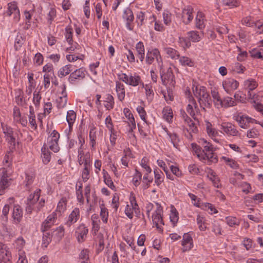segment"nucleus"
<instances>
[{
	"instance_id": "obj_1",
	"label": "nucleus",
	"mask_w": 263,
	"mask_h": 263,
	"mask_svg": "<svg viewBox=\"0 0 263 263\" xmlns=\"http://www.w3.org/2000/svg\"><path fill=\"white\" fill-rule=\"evenodd\" d=\"M199 143L201 147L196 143L191 144L194 155L200 161L208 165L217 163L218 159L217 154L214 153L213 144L204 139H200Z\"/></svg>"
},
{
	"instance_id": "obj_2",
	"label": "nucleus",
	"mask_w": 263,
	"mask_h": 263,
	"mask_svg": "<svg viewBox=\"0 0 263 263\" xmlns=\"http://www.w3.org/2000/svg\"><path fill=\"white\" fill-rule=\"evenodd\" d=\"M41 192L40 189H36L28 197L26 207L27 213L30 214L32 211L37 213L44 206L45 200L43 198H40Z\"/></svg>"
},
{
	"instance_id": "obj_3",
	"label": "nucleus",
	"mask_w": 263,
	"mask_h": 263,
	"mask_svg": "<svg viewBox=\"0 0 263 263\" xmlns=\"http://www.w3.org/2000/svg\"><path fill=\"white\" fill-rule=\"evenodd\" d=\"M119 80L127 85L135 87L140 85H143L141 77L136 72L124 73L121 71L117 73Z\"/></svg>"
},
{
	"instance_id": "obj_4",
	"label": "nucleus",
	"mask_w": 263,
	"mask_h": 263,
	"mask_svg": "<svg viewBox=\"0 0 263 263\" xmlns=\"http://www.w3.org/2000/svg\"><path fill=\"white\" fill-rule=\"evenodd\" d=\"M129 204L126 205L125 209V215L130 219L134 217V213L136 216H139L140 211L139 205L137 202L135 194L131 192L129 195Z\"/></svg>"
},
{
	"instance_id": "obj_5",
	"label": "nucleus",
	"mask_w": 263,
	"mask_h": 263,
	"mask_svg": "<svg viewBox=\"0 0 263 263\" xmlns=\"http://www.w3.org/2000/svg\"><path fill=\"white\" fill-rule=\"evenodd\" d=\"M158 68L162 84L164 86H166L168 84L173 85L175 83V81L172 68L169 67L165 68L164 64Z\"/></svg>"
},
{
	"instance_id": "obj_6",
	"label": "nucleus",
	"mask_w": 263,
	"mask_h": 263,
	"mask_svg": "<svg viewBox=\"0 0 263 263\" xmlns=\"http://www.w3.org/2000/svg\"><path fill=\"white\" fill-rule=\"evenodd\" d=\"M221 134L228 137H239L240 133L236 126L230 122H222L218 124Z\"/></svg>"
},
{
	"instance_id": "obj_7",
	"label": "nucleus",
	"mask_w": 263,
	"mask_h": 263,
	"mask_svg": "<svg viewBox=\"0 0 263 263\" xmlns=\"http://www.w3.org/2000/svg\"><path fill=\"white\" fill-rule=\"evenodd\" d=\"M156 60L158 67L162 66L163 64L162 58L158 49L155 48L148 50L145 57V62L147 65L152 64Z\"/></svg>"
},
{
	"instance_id": "obj_8",
	"label": "nucleus",
	"mask_w": 263,
	"mask_h": 263,
	"mask_svg": "<svg viewBox=\"0 0 263 263\" xmlns=\"http://www.w3.org/2000/svg\"><path fill=\"white\" fill-rule=\"evenodd\" d=\"M186 95L187 96L189 100V104L186 106V111L194 119H197V116L199 114V109L197 104L191 94L189 90L186 91Z\"/></svg>"
},
{
	"instance_id": "obj_9",
	"label": "nucleus",
	"mask_w": 263,
	"mask_h": 263,
	"mask_svg": "<svg viewBox=\"0 0 263 263\" xmlns=\"http://www.w3.org/2000/svg\"><path fill=\"white\" fill-rule=\"evenodd\" d=\"M234 119L238 123L239 126L243 129L249 128L251 123H258L256 120L242 113H238L235 115Z\"/></svg>"
},
{
	"instance_id": "obj_10",
	"label": "nucleus",
	"mask_w": 263,
	"mask_h": 263,
	"mask_svg": "<svg viewBox=\"0 0 263 263\" xmlns=\"http://www.w3.org/2000/svg\"><path fill=\"white\" fill-rule=\"evenodd\" d=\"M1 126L5 138L9 144L15 146L16 143V133H15L10 126L1 122Z\"/></svg>"
},
{
	"instance_id": "obj_11",
	"label": "nucleus",
	"mask_w": 263,
	"mask_h": 263,
	"mask_svg": "<svg viewBox=\"0 0 263 263\" xmlns=\"http://www.w3.org/2000/svg\"><path fill=\"white\" fill-rule=\"evenodd\" d=\"M157 208L152 215V220L153 224L157 228L159 231H162V226L164 222L162 219V214L163 209L162 206L157 203Z\"/></svg>"
},
{
	"instance_id": "obj_12",
	"label": "nucleus",
	"mask_w": 263,
	"mask_h": 263,
	"mask_svg": "<svg viewBox=\"0 0 263 263\" xmlns=\"http://www.w3.org/2000/svg\"><path fill=\"white\" fill-rule=\"evenodd\" d=\"M12 180L8 171L3 168L0 173V195L3 194L5 190L11 185Z\"/></svg>"
},
{
	"instance_id": "obj_13",
	"label": "nucleus",
	"mask_w": 263,
	"mask_h": 263,
	"mask_svg": "<svg viewBox=\"0 0 263 263\" xmlns=\"http://www.w3.org/2000/svg\"><path fill=\"white\" fill-rule=\"evenodd\" d=\"M198 101L201 107L205 109V107H208L211 104V98L208 93L206 88L204 86H200V95L198 98Z\"/></svg>"
},
{
	"instance_id": "obj_14",
	"label": "nucleus",
	"mask_w": 263,
	"mask_h": 263,
	"mask_svg": "<svg viewBox=\"0 0 263 263\" xmlns=\"http://www.w3.org/2000/svg\"><path fill=\"white\" fill-rule=\"evenodd\" d=\"M239 82L233 78H227L222 82V87L225 91L228 94H231L237 89Z\"/></svg>"
},
{
	"instance_id": "obj_15",
	"label": "nucleus",
	"mask_w": 263,
	"mask_h": 263,
	"mask_svg": "<svg viewBox=\"0 0 263 263\" xmlns=\"http://www.w3.org/2000/svg\"><path fill=\"white\" fill-rule=\"evenodd\" d=\"M88 229L84 223L80 224L76 229L75 236L79 243L83 242L86 239Z\"/></svg>"
},
{
	"instance_id": "obj_16",
	"label": "nucleus",
	"mask_w": 263,
	"mask_h": 263,
	"mask_svg": "<svg viewBox=\"0 0 263 263\" xmlns=\"http://www.w3.org/2000/svg\"><path fill=\"white\" fill-rule=\"evenodd\" d=\"M205 129L208 135L216 143H220V140L218 138L220 136V130H218L214 127L209 121H205Z\"/></svg>"
},
{
	"instance_id": "obj_17",
	"label": "nucleus",
	"mask_w": 263,
	"mask_h": 263,
	"mask_svg": "<svg viewBox=\"0 0 263 263\" xmlns=\"http://www.w3.org/2000/svg\"><path fill=\"white\" fill-rule=\"evenodd\" d=\"M7 6L6 12L7 15L10 16L13 14L14 21L18 22L20 20V12L17 3L15 2H10L8 4Z\"/></svg>"
},
{
	"instance_id": "obj_18",
	"label": "nucleus",
	"mask_w": 263,
	"mask_h": 263,
	"mask_svg": "<svg viewBox=\"0 0 263 263\" xmlns=\"http://www.w3.org/2000/svg\"><path fill=\"white\" fill-rule=\"evenodd\" d=\"M80 217V211L79 208H74L67 217V219L65 222V225L67 227L70 228L79 220Z\"/></svg>"
},
{
	"instance_id": "obj_19",
	"label": "nucleus",
	"mask_w": 263,
	"mask_h": 263,
	"mask_svg": "<svg viewBox=\"0 0 263 263\" xmlns=\"http://www.w3.org/2000/svg\"><path fill=\"white\" fill-rule=\"evenodd\" d=\"M193 8L191 6H186L183 8L181 13V19L185 25L189 24L194 18Z\"/></svg>"
},
{
	"instance_id": "obj_20",
	"label": "nucleus",
	"mask_w": 263,
	"mask_h": 263,
	"mask_svg": "<svg viewBox=\"0 0 263 263\" xmlns=\"http://www.w3.org/2000/svg\"><path fill=\"white\" fill-rule=\"evenodd\" d=\"M77 117L76 113L73 110H68L66 115V121L68 124V128L65 129V133L66 134L68 138L72 131L73 126L76 121Z\"/></svg>"
},
{
	"instance_id": "obj_21",
	"label": "nucleus",
	"mask_w": 263,
	"mask_h": 263,
	"mask_svg": "<svg viewBox=\"0 0 263 263\" xmlns=\"http://www.w3.org/2000/svg\"><path fill=\"white\" fill-rule=\"evenodd\" d=\"M190 233H184L183 236V239L181 241L183 252L189 251L193 248V240Z\"/></svg>"
},
{
	"instance_id": "obj_22",
	"label": "nucleus",
	"mask_w": 263,
	"mask_h": 263,
	"mask_svg": "<svg viewBox=\"0 0 263 263\" xmlns=\"http://www.w3.org/2000/svg\"><path fill=\"white\" fill-rule=\"evenodd\" d=\"M86 70L83 68H80L71 72L68 78V81L71 84H74L77 80H82L85 77Z\"/></svg>"
},
{
	"instance_id": "obj_23",
	"label": "nucleus",
	"mask_w": 263,
	"mask_h": 263,
	"mask_svg": "<svg viewBox=\"0 0 263 263\" xmlns=\"http://www.w3.org/2000/svg\"><path fill=\"white\" fill-rule=\"evenodd\" d=\"M14 99L15 101L18 105L26 107L27 105L29 98L27 99L25 97L23 91L20 88L16 89L14 90Z\"/></svg>"
},
{
	"instance_id": "obj_24",
	"label": "nucleus",
	"mask_w": 263,
	"mask_h": 263,
	"mask_svg": "<svg viewBox=\"0 0 263 263\" xmlns=\"http://www.w3.org/2000/svg\"><path fill=\"white\" fill-rule=\"evenodd\" d=\"M120 80L115 82V90L118 99L123 102L125 97V86Z\"/></svg>"
},
{
	"instance_id": "obj_25",
	"label": "nucleus",
	"mask_w": 263,
	"mask_h": 263,
	"mask_svg": "<svg viewBox=\"0 0 263 263\" xmlns=\"http://www.w3.org/2000/svg\"><path fill=\"white\" fill-rule=\"evenodd\" d=\"M67 103V97L66 86L63 85L62 87L61 96L59 97L56 100L57 107L58 109H62L66 106Z\"/></svg>"
},
{
	"instance_id": "obj_26",
	"label": "nucleus",
	"mask_w": 263,
	"mask_h": 263,
	"mask_svg": "<svg viewBox=\"0 0 263 263\" xmlns=\"http://www.w3.org/2000/svg\"><path fill=\"white\" fill-rule=\"evenodd\" d=\"M123 18L126 22V28L129 30H132L133 26L132 23L134 21V16L130 9L126 8L124 10L123 14Z\"/></svg>"
},
{
	"instance_id": "obj_27",
	"label": "nucleus",
	"mask_w": 263,
	"mask_h": 263,
	"mask_svg": "<svg viewBox=\"0 0 263 263\" xmlns=\"http://www.w3.org/2000/svg\"><path fill=\"white\" fill-rule=\"evenodd\" d=\"M89 144L91 150H95L97 140V128L94 126H91L89 133Z\"/></svg>"
},
{
	"instance_id": "obj_28",
	"label": "nucleus",
	"mask_w": 263,
	"mask_h": 263,
	"mask_svg": "<svg viewBox=\"0 0 263 263\" xmlns=\"http://www.w3.org/2000/svg\"><path fill=\"white\" fill-rule=\"evenodd\" d=\"M155 183L158 187H160L164 180V175L163 173L158 168L156 167L154 169Z\"/></svg>"
},
{
	"instance_id": "obj_29",
	"label": "nucleus",
	"mask_w": 263,
	"mask_h": 263,
	"mask_svg": "<svg viewBox=\"0 0 263 263\" xmlns=\"http://www.w3.org/2000/svg\"><path fill=\"white\" fill-rule=\"evenodd\" d=\"M136 54L140 62H142L145 58V47L143 43L140 41L136 44Z\"/></svg>"
},
{
	"instance_id": "obj_30",
	"label": "nucleus",
	"mask_w": 263,
	"mask_h": 263,
	"mask_svg": "<svg viewBox=\"0 0 263 263\" xmlns=\"http://www.w3.org/2000/svg\"><path fill=\"white\" fill-rule=\"evenodd\" d=\"M162 50L167 55V57L172 59L176 60L178 59L179 58L180 54L179 52L172 47L165 46L163 47Z\"/></svg>"
},
{
	"instance_id": "obj_31",
	"label": "nucleus",
	"mask_w": 263,
	"mask_h": 263,
	"mask_svg": "<svg viewBox=\"0 0 263 263\" xmlns=\"http://www.w3.org/2000/svg\"><path fill=\"white\" fill-rule=\"evenodd\" d=\"M12 217L15 222L18 223L21 221L23 217V211L20 205L17 204L14 206Z\"/></svg>"
},
{
	"instance_id": "obj_32",
	"label": "nucleus",
	"mask_w": 263,
	"mask_h": 263,
	"mask_svg": "<svg viewBox=\"0 0 263 263\" xmlns=\"http://www.w3.org/2000/svg\"><path fill=\"white\" fill-rule=\"evenodd\" d=\"M257 86V82L252 78L248 79L243 82V87L248 91V92H251V91L256 88Z\"/></svg>"
},
{
	"instance_id": "obj_33",
	"label": "nucleus",
	"mask_w": 263,
	"mask_h": 263,
	"mask_svg": "<svg viewBox=\"0 0 263 263\" xmlns=\"http://www.w3.org/2000/svg\"><path fill=\"white\" fill-rule=\"evenodd\" d=\"M103 178L104 182L106 185L113 191L116 190V186L114 184L110 176L108 173L104 169L102 170Z\"/></svg>"
},
{
	"instance_id": "obj_34",
	"label": "nucleus",
	"mask_w": 263,
	"mask_h": 263,
	"mask_svg": "<svg viewBox=\"0 0 263 263\" xmlns=\"http://www.w3.org/2000/svg\"><path fill=\"white\" fill-rule=\"evenodd\" d=\"M67 200L65 197H62L58 203L55 212L61 215L66 210Z\"/></svg>"
},
{
	"instance_id": "obj_35",
	"label": "nucleus",
	"mask_w": 263,
	"mask_h": 263,
	"mask_svg": "<svg viewBox=\"0 0 263 263\" xmlns=\"http://www.w3.org/2000/svg\"><path fill=\"white\" fill-rule=\"evenodd\" d=\"M41 157L42 158L43 162L45 164H48L51 160V153L49 151L48 147L45 145L41 148Z\"/></svg>"
},
{
	"instance_id": "obj_36",
	"label": "nucleus",
	"mask_w": 263,
	"mask_h": 263,
	"mask_svg": "<svg viewBox=\"0 0 263 263\" xmlns=\"http://www.w3.org/2000/svg\"><path fill=\"white\" fill-rule=\"evenodd\" d=\"M79 164L80 165H90L91 159L90 154L89 152H86L78 158Z\"/></svg>"
},
{
	"instance_id": "obj_37",
	"label": "nucleus",
	"mask_w": 263,
	"mask_h": 263,
	"mask_svg": "<svg viewBox=\"0 0 263 263\" xmlns=\"http://www.w3.org/2000/svg\"><path fill=\"white\" fill-rule=\"evenodd\" d=\"M236 105V102L233 98L230 97H226L222 99L221 103L219 106L220 108H228L232 106H234Z\"/></svg>"
},
{
	"instance_id": "obj_38",
	"label": "nucleus",
	"mask_w": 263,
	"mask_h": 263,
	"mask_svg": "<svg viewBox=\"0 0 263 263\" xmlns=\"http://www.w3.org/2000/svg\"><path fill=\"white\" fill-rule=\"evenodd\" d=\"M163 119L168 123L173 121V114L172 108L169 106H165L162 110Z\"/></svg>"
},
{
	"instance_id": "obj_39",
	"label": "nucleus",
	"mask_w": 263,
	"mask_h": 263,
	"mask_svg": "<svg viewBox=\"0 0 263 263\" xmlns=\"http://www.w3.org/2000/svg\"><path fill=\"white\" fill-rule=\"evenodd\" d=\"M186 123L189 125V129H186L187 132L189 133V134L187 135H185L187 139L189 140H192L193 136L191 134V132L193 133H196L198 132V129L195 125V123L191 119H190V121H187L186 122Z\"/></svg>"
},
{
	"instance_id": "obj_40",
	"label": "nucleus",
	"mask_w": 263,
	"mask_h": 263,
	"mask_svg": "<svg viewBox=\"0 0 263 263\" xmlns=\"http://www.w3.org/2000/svg\"><path fill=\"white\" fill-rule=\"evenodd\" d=\"M195 24L197 28L202 30L204 28V15L201 12H198L195 18Z\"/></svg>"
},
{
	"instance_id": "obj_41",
	"label": "nucleus",
	"mask_w": 263,
	"mask_h": 263,
	"mask_svg": "<svg viewBox=\"0 0 263 263\" xmlns=\"http://www.w3.org/2000/svg\"><path fill=\"white\" fill-rule=\"evenodd\" d=\"M104 106L108 110L112 109L115 106V99L114 97L110 94L106 95L105 100H104Z\"/></svg>"
},
{
	"instance_id": "obj_42",
	"label": "nucleus",
	"mask_w": 263,
	"mask_h": 263,
	"mask_svg": "<svg viewBox=\"0 0 263 263\" xmlns=\"http://www.w3.org/2000/svg\"><path fill=\"white\" fill-rule=\"evenodd\" d=\"M73 66L71 64L66 65L61 67L58 72V75L60 78H63L69 73L72 70Z\"/></svg>"
},
{
	"instance_id": "obj_43",
	"label": "nucleus",
	"mask_w": 263,
	"mask_h": 263,
	"mask_svg": "<svg viewBox=\"0 0 263 263\" xmlns=\"http://www.w3.org/2000/svg\"><path fill=\"white\" fill-rule=\"evenodd\" d=\"M92 220V233L93 234L97 235V232L100 229V220L99 219L98 216L97 214H93L91 216Z\"/></svg>"
},
{
	"instance_id": "obj_44",
	"label": "nucleus",
	"mask_w": 263,
	"mask_h": 263,
	"mask_svg": "<svg viewBox=\"0 0 263 263\" xmlns=\"http://www.w3.org/2000/svg\"><path fill=\"white\" fill-rule=\"evenodd\" d=\"M242 24L245 25L248 27H258L261 26V25L258 24V22H255L253 18L250 16H247L243 18L241 20Z\"/></svg>"
},
{
	"instance_id": "obj_45",
	"label": "nucleus",
	"mask_w": 263,
	"mask_h": 263,
	"mask_svg": "<svg viewBox=\"0 0 263 263\" xmlns=\"http://www.w3.org/2000/svg\"><path fill=\"white\" fill-rule=\"evenodd\" d=\"M72 34H73V29L71 26L68 25L65 28V32L64 33L65 38L67 42L68 43L69 45H72L73 44V39H72Z\"/></svg>"
},
{
	"instance_id": "obj_46",
	"label": "nucleus",
	"mask_w": 263,
	"mask_h": 263,
	"mask_svg": "<svg viewBox=\"0 0 263 263\" xmlns=\"http://www.w3.org/2000/svg\"><path fill=\"white\" fill-rule=\"evenodd\" d=\"M223 221L231 227L238 226L240 224V220L238 218L231 216L226 217Z\"/></svg>"
},
{
	"instance_id": "obj_47",
	"label": "nucleus",
	"mask_w": 263,
	"mask_h": 263,
	"mask_svg": "<svg viewBox=\"0 0 263 263\" xmlns=\"http://www.w3.org/2000/svg\"><path fill=\"white\" fill-rule=\"evenodd\" d=\"M187 35L189 40L193 42H199L202 36V34H200L199 32L197 31H190L187 32Z\"/></svg>"
},
{
	"instance_id": "obj_48",
	"label": "nucleus",
	"mask_w": 263,
	"mask_h": 263,
	"mask_svg": "<svg viewBox=\"0 0 263 263\" xmlns=\"http://www.w3.org/2000/svg\"><path fill=\"white\" fill-rule=\"evenodd\" d=\"M211 95L215 106L217 108H219V106L221 103L222 99L221 98L219 92L215 89H212L211 90Z\"/></svg>"
},
{
	"instance_id": "obj_49",
	"label": "nucleus",
	"mask_w": 263,
	"mask_h": 263,
	"mask_svg": "<svg viewBox=\"0 0 263 263\" xmlns=\"http://www.w3.org/2000/svg\"><path fill=\"white\" fill-rule=\"evenodd\" d=\"M145 90V95L148 102H151L154 96V92L153 89V86L151 84L142 85Z\"/></svg>"
},
{
	"instance_id": "obj_50",
	"label": "nucleus",
	"mask_w": 263,
	"mask_h": 263,
	"mask_svg": "<svg viewBox=\"0 0 263 263\" xmlns=\"http://www.w3.org/2000/svg\"><path fill=\"white\" fill-rule=\"evenodd\" d=\"M178 59L179 63L183 66L193 67L194 66V62L189 57L179 56Z\"/></svg>"
},
{
	"instance_id": "obj_51",
	"label": "nucleus",
	"mask_w": 263,
	"mask_h": 263,
	"mask_svg": "<svg viewBox=\"0 0 263 263\" xmlns=\"http://www.w3.org/2000/svg\"><path fill=\"white\" fill-rule=\"evenodd\" d=\"M197 223L199 229L201 231H204L206 230L207 227L205 226V219L204 216L198 214L196 218Z\"/></svg>"
},
{
	"instance_id": "obj_52",
	"label": "nucleus",
	"mask_w": 263,
	"mask_h": 263,
	"mask_svg": "<svg viewBox=\"0 0 263 263\" xmlns=\"http://www.w3.org/2000/svg\"><path fill=\"white\" fill-rule=\"evenodd\" d=\"M142 179V173L138 170H135L134 175L133 177L132 183L136 187L139 186Z\"/></svg>"
},
{
	"instance_id": "obj_53",
	"label": "nucleus",
	"mask_w": 263,
	"mask_h": 263,
	"mask_svg": "<svg viewBox=\"0 0 263 263\" xmlns=\"http://www.w3.org/2000/svg\"><path fill=\"white\" fill-rule=\"evenodd\" d=\"M149 159L147 157H144L141 159L140 165L148 173H151L152 170L149 165Z\"/></svg>"
},
{
	"instance_id": "obj_54",
	"label": "nucleus",
	"mask_w": 263,
	"mask_h": 263,
	"mask_svg": "<svg viewBox=\"0 0 263 263\" xmlns=\"http://www.w3.org/2000/svg\"><path fill=\"white\" fill-rule=\"evenodd\" d=\"M90 165H83V168L81 172V177L84 182H86L90 177Z\"/></svg>"
},
{
	"instance_id": "obj_55",
	"label": "nucleus",
	"mask_w": 263,
	"mask_h": 263,
	"mask_svg": "<svg viewBox=\"0 0 263 263\" xmlns=\"http://www.w3.org/2000/svg\"><path fill=\"white\" fill-rule=\"evenodd\" d=\"M100 209L101 211L100 215L101 217L102 221L103 223H106L108 221V210L103 204L100 205Z\"/></svg>"
},
{
	"instance_id": "obj_56",
	"label": "nucleus",
	"mask_w": 263,
	"mask_h": 263,
	"mask_svg": "<svg viewBox=\"0 0 263 263\" xmlns=\"http://www.w3.org/2000/svg\"><path fill=\"white\" fill-rule=\"evenodd\" d=\"M52 235L49 232H43V238H42V246L46 248L51 241Z\"/></svg>"
},
{
	"instance_id": "obj_57",
	"label": "nucleus",
	"mask_w": 263,
	"mask_h": 263,
	"mask_svg": "<svg viewBox=\"0 0 263 263\" xmlns=\"http://www.w3.org/2000/svg\"><path fill=\"white\" fill-rule=\"evenodd\" d=\"M222 3L223 6L229 8H234L240 5V2L238 0H222Z\"/></svg>"
},
{
	"instance_id": "obj_58",
	"label": "nucleus",
	"mask_w": 263,
	"mask_h": 263,
	"mask_svg": "<svg viewBox=\"0 0 263 263\" xmlns=\"http://www.w3.org/2000/svg\"><path fill=\"white\" fill-rule=\"evenodd\" d=\"M170 218L173 226H175L179 219L178 213L176 209L173 208L171 210Z\"/></svg>"
},
{
	"instance_id": "obj_59",
	"label": "nucleus",
	"mask_w": 263,
	"mask_h": 263,
	"mask_svg": "<svg viewBox=\"0 0 263 263\" xmlns=\"http://www.w3.org/2000/svg\"><path fill=\"white\" fill-rule=\"evenodd\" d=\"M32 102L36 108H39L42 99L41 93L39 91L35 90L33 93Z\"/></svg>"
},
{
	"instance_id": "obj_60",
	"label": "nucleus",
	"mask_w": 263,
	"mask_h": 263,
	"mask_svg": "<svg viewBox=\"0 0 263 263\" xmlns=\"http://www.w3.org/2000/svg\"><path fill=\"white\" fill-rule=\"evenodd\" d=\"M54 237L57 240H60L64 236L65 229L63 226H60L57 228L54 231Z\"/></svg>"
},
{
	"instance_id": "obj_61",
	"label": "nucleus",
	"mask_w": 263,
	"mask_h": 263,
	"mask_svg": "<svg viewBox=\"0 0 263 263\" xmlns=\"http://www.w3.org/2000/svg\"><path fill=\"white\" fill-rule=\"evenodd\" d=\"M178 43L179 45L184 49L189 48L191 46V41L189 39L184 37H179Z\"/></svg>"
},
{
	"instance_id": "obj_62",
	"label": "nucleus",
	"mask_w": 263,
	"mask_h": 263,
	"mask_svg": "<svg viewBox=\"0 0 263 263\" xmlns=\"http://www.w3.org/2000/svg\"><path fill=\"white\" fill-rule=\"evenodd\" d=\"M79 257L81 260V263L87 262L89 258V251L87 249L82 250L79 255Z\"/></svg>"
},
{
	"instance_id": "obj_63",
	"label": "nucleus",
	"mask_w": 263,
	"mask_h": 263,
	"mask_svg": "<svg viewBox=\"0 0 263 263\" xmlns=\"http://www.w3.org/2000/svg\"><path fill=\"white\" fill-rule=\"evenodd\" d=\"M167 136H168L171 143L173 144V146L177 148L178 142H179L178 136L175 133H167Z\"/></svg>"
},
{
	"instance_id": "obj_64",
	"label": "nucleus",
	"mask_w": 263,
	"mask_h": 263,
	"mask_svg": "<svg viewBox=\"0 0 263 263\" xmlns=\"http://www.w3.org/2000/svg\"><path fill=\"white\" fill-rule=\"evenodd\" d=\"M237 51L239 52L237 57V61L239 62H242L245 61L248 55V54L246 51H242L240 47L237 46Z\"/></svg>"
}]
</instances>
